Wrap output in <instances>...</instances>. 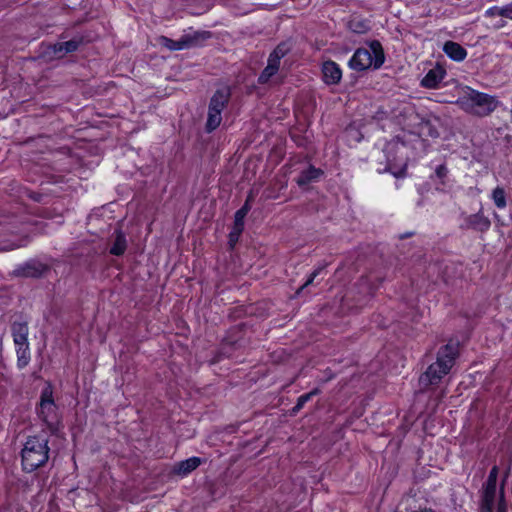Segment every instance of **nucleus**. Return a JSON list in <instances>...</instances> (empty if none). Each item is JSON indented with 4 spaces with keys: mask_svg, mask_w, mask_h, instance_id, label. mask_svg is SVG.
<instances>
[{
    "mask_svg": "<svg viewBox=\"0 0 512 512\" xmlns=\"http://www.w3.org/2000/svg\"><path fill=\"white\" fill-rule=\"evenodd\" d=\"M459 352V343L449 341L441 347L437 353L436 362L429 365L427 370L420 376L419 384L422 389L438 384L441 379L449 373L453 367Z\"/></svg>",
    "mask_w": 512,
    "mask_h": 512,
    "instance_id": "f257e3e1",
    "label": "nucleus"
},
{
    "mask_svg": "<svg viewBox=\"0 0 512 512\" xmlns=\"http://www.w3.org/2000/svg\"><path fill=\"white\" fill-rule=\"evenodd\" d=\"M456 104L466 113L485 117L498 107L499 102L494 96L465 87L458 97Z\"/></svg>",
    "mask_w": 512,
    "mask_h": 512,
    "instance_id": "f03ea898",
    "label": "nucleus"
},
{
    "mask_svg": "<svg viewBox=\"0 0 512 512\" xmlns=\"http://www.w3.org/2000/svg\"><path fill=\"white\" fill-rule=\"evenodd\" d=\"M48 438L43 435L29 436L21 451V463L25 472L31 473L45 465L49 459Z\"/></svg>",
    "mask_w": 512,
    "mask_h": 512,
    "instance_id": "7ed1b4c3",
    "label": "nucleus"
},
{
    "mask_svg": "<svg viewBox=\"0 0 512 512\" xmlns=\"http://www.w3.org/2000/svg\"><path fill=\"white\" fill-rule=\"evenodd\" d=\"M384 53L380 42L372 41L369 49L359 48L355 51L348 65L356 71H364L372 66L379 68L384 63Z\"/></svg>",
    "mask_w": 512,
    "mask_h": 512,
    "instance_id": "20e7f679",
    "label": "nucleus"
},
{
    "mask_svg": "<svg viewBox=\"0 0 512 512\" xmlns=\"http://www.w3.org/2000/svg\"><path fill=\"white\" fill-rule=\"evenodd\" d=\"M230 96V89L225 87L218 89L211 97L206 122V130L208 132L215 130L220 125L222 111L227 106Z\"/></svg>",
    "mask_w": 512,
    "mask_h": 512,
    "instance_id": "39448f33",
    "label": "nucleus"
},
{
    "mask_svg": "<svg viewBox=\"0 0 512 512\" xmlns=\"http://www.w3.org/2000/svg\"><path fill=\"white\" fill-rule=\"evenodd\" d=\"M39 416L47 425V428L51 433H55L57 431L59 418L57 415V406L54 403L51 387H46L42 390Z\"/></svg>",
    "mask_w": 512,
    "mask_h": 512,
    "instance_id": "423d86ee",
    "label": "nucleus"
},
{
    "mask_svg": "<svg viewBox=\"0 0 512 512\" xmlns=\"http://www.w3.org/2000/svg\"><path fill=\"white\" fill-rule=\"evenodd\" d=\"M80 44L81 40L78 39H71L64 42L49 44L46 46L43 54L50 60L60 59L63 58L66 54L76 51Z\"/></svg>",
    "mask_w": 512,
    "mask_h": 512,
    "instance_id": "0eeeda50",
    "label": "nucleus"
},
{
    "mask_svg": "<svg viewBox=\"0 0 512 512\" xmlns=\"http://www.w3.org/2000/svg\"><path fill=\"white\" fill-rule=\"evenodd\" d=\"M205 34H193L191 35H184L179 40H173L166 36L161 35L158 38V44L166 47L169 50H183L188 49L190 47H193L197 40L198 36H204ZM202 39H205V37H202Z\"/></svg>",
    "mask_w": 512,
    "mask_h": 512,
    "instance_id": "6e6552de",
    "label": "nucleus"
},
{
    "mask_svg": "<svg viewBox=\"0 0 512 512\" xmlns=\"http://www.w3.org/2000/svg\"><path fill=\"white\" fill-rule=\"evenodd\" d=\"M490 226V220L488 217L484 216L482 211L475 214L465 215L461 224V228L463 229H473L480 232L488 231Z\"/></svg>",
    "mask_w": 512,
    "mask_h": 512,
    "instance_id": "1a4fd4ad",
    "label": "nucleus"
},
{
    "mask_svg": "<svg viewBox=\"0 0 512 512\" xmlns=\"http://www.w3.org/2000/svg\"><path fill=\"white\" fill-rule=\"evenodd\" d=\"M250 210V206L248 204V200L243 205L242 208H240L235 213V219H234V225L232 228V231L229 234V243L233 247L235 243L238 241L243 229H244V218L247 215V213Z\"/></svg>",
    "mask_w": 512,
    "mask_h": 512,
    "instance_id": "9d476101",
    "label": "nucleus"
},
{
    "mask_svg": "<svg viewBox=\"0 0 512 512\" xmlns=\"http://www.w3.org/2000/svg\"><path fill=\"white\" fill-rule=\"evenodd\" d=\"M446 75L445 69L437 65L430 69L421 80V86L428 89H436Z\"/></svg>",
    "mask_w": 512,
    "mask_h": 512,
    "instance_id": "9b49d317",
    "label": "nucleus"
},
{
    "mask_svg": "<svg viewBox=\"0 0 512 512\" xmlns=\"http://www.w3.org/2000/svg\"><path fill=\"white\" fill-rule=\"evenodd\" d=\"M322 73L323 80L328 85L338 84L342 77L341 69L333 61H327L323 64Z\"/></svg>",
    "mask_w": 512,
    "mask_h": 512,
    "instance_id": "f8f14e48",
    "label": "nucleus"
},
{
    "mask_svg": "<svg viewBox=\"0 0 512 512\" xmlns=\"http://www.w3.org/2000/svg\"><path fill=\"white\" fill-rule=\"evenodd\" d=\"M443 51L452 60L461 62L466 56V50L458 43L453 41H447L443 45Z\"/></svg>",
    "mask_w": 512,
    "mask_h": 512,
    "instance_id": "ddd939ff",
    "label": "nucleus"
},
{
    "mask_svg": "<svg viewBox=\"0 0 512 512\" xmlns=\"http://www.w3.org/2000/svg\"><path fill=\"white\" fill-rule=\"evenodd\" d=\"M496 487L497 486L495 485L485 484L481 501V512H493L496 498Z\"/></svg>",
    "mask_w": 512,
    "mask_h": 512,
    "instance_id": "4468645a",
    "label": "nucleus"
},
{
    "mask_svg": "<svg viewBox=\"0 0 512 512\" xmlns=\"http://www.w3.org/2000/svg\"><path fill=\"white\" fill-rule=\"evenodd\" d=\"M201 463H202L201 458L191 457V458H188L184 461L177 463L174 466L173 471L177 475L186 476L189 473H191L192 471H194L196 468H198Z\"/></svg>",
    "mask_w": 512,
    "mask_h": 512,
    "instance_id": "2eb2a0df",
    "label": "nucleus"
},
{
    "mask_svg": "<svg viewBox=\"0 0 512 512\" xmlns=\"http://www.w3.org/2000/svg\"><path fill=\"white\" fill-rule=\"evenodd\" d=\"M322 174L323 171L321 169L309 166L307 169L303 170L300 173V175L296 179V182L300 187H303L312 182L317 181L322 176Z\"/></svg>",
    "mask_w": 512,
    "mask_h": 512,
    "instance_id": "dca6fc26",
    "label": "nucleus"
},
{
    "mask_svg": "<svg viewBox=\"0 0 512 512\" xmlns=\"http://www.w3.org/2000/svg\"><path fill=\"white\" fill-rule=\"evenodd\" d=\"M47 270V267L41 263L37 262H29L20 267L17 270V274L24 277H39L44 271Z\"/></svg>",
    "mask_w": 512,
    "mask_h": 512,
    "instance_id": "f3484780",
    "label": "nucleus"
},
{
    "mask_svg": "<svg viewBox=\"0 0 512 512\" xmlns=\"http://www.w3.org/2000/svg\"><path fill=\"white\" fill-rule=\"evenodd\" d=\"M12 335L15 345H23L28 343V326L23 322H14L12 324Z\"/></svg>",
    "mask_w": 512,
    "mask_h": 512,
    "instance_id": "a211bd4d",
    "label": "nucleus"
},
{
    "mask_svg": "<svg viewBox=\"0 0 512 512\" xmlns=\"http://www.w3.org/2000/svg\"><path fill=\"white\" fill-rule=\"evenodd\" d=\"M280 67V61L275 60L268 57L267 66L264 68V70L261 72V74L258 77V82L260 84H266L269 82V80L277 74Z\"/></svg>",
    "mask_w": 512,
    "mask_h": 512,
    "instance_id": "6ab92c4d",
    "label": "nucleus"
},
{
    "mask_svg": "<svg viewBox=\"0 0 512 512\" xmlns=\"http://www.w3.org/2000/svg\"><path fill=\"white\" fill-rule=\"evenodd\" d=\"M114 235H115V240H114L112 247L110 248V253L115 256H120L126 250V247H127L126 238H125V235L120 230H116L114 232Z\"/></svg>",
    "mask_w": 512,
    "mask_h": 512,
    "instance_id": "aec40b11",
    "label": "nucleus"
},
{
    "mask_svg": "<svg viewBox=\"0 0 512 512\" xmlns=\"http://www.w3.org/2000/svg\"><path fill=\"white\" fill-rule=\"evenodd\" d=\"M17 352V363L19 368H24L30 361L29 344L24 343L23 345H16Z\"/></svg>",
    "mask_w": 512,
    "mask_h": 512,
    "instance_id": "412c9836",
    "label": "nucleus"
},
{
    "mask_svg": "<svg viewBox=\"0 0 512 512\" xmlns=\"http://www.w3.org/2000/svg\"><path fill=\"white\" fill-rule=\"evenodd\" d=\"M492 199L498 208L503 209L506 207V195L502 187H496L493 190Z\"/></svg>",
    "mask_w": 512,
    "mask_h": 512,
    "instance_id": "4be33fe9",
    "label": "nucleus"
},
{
    "mask_svg": "<svg viewBox=\"0 0 512 512\" xmlns=\"http://www.w3.org/2000/svg\"><path fill=\"white\" fill-rule=\"evenodd\" d=\"M291 47L288 43H280L269 55L271 58L281 61V59L290 51Z\"/></svg>",
    "mask_w": 512,
    "mask_h": 512,
    "instance_id": "5701e85b",
    "label": "nucleus"
},
{
    "mask_svg": "<svg viewBox=\"0 0 512 512\" xmlns=\"http://www.w3.org/2000/svg\"><path fill=\"white\" fill-rule=\"evenodd\" d=\"M317 393H318V390L315 389L309 393H305V394L301 395L298 398L297 403L293 408V412H297V411L301 410L303 408V406L312 398V396L316 395Z\"/></svg>",
    "mask_w": 512,
    "mask_h": 512,
    "instance_id": "b1692460",
    "label": "nucleus"
},
{
    "mask_svg": "<svg viewBox=\"0 0 512 512\" xmlns=\"http://www.w3.org/2000/svg\"><path fill=\"white\" fill-rule=\"evenodd\" d=\"M323 270V267H318L316 268L311 274L310 276L308 277V279L305 281V283L299 287V289L296 291V294L297 295H300L302 293V291L310 286L311 284H313L315 278L320 274V272Z\"/></svg>",
    "mask_w": 512,
    "mask_h": 512,
    "instance_id": "393cba45",
    "label": "nucleus"
},
{
    "mask_svg": "<svg viewBox=\"0 0 512 512\" xmlns=\"http://www.w3.org/2000/svg\"><path fill=\"white\" fill-rule=\"evenodd\" d=\"M503 7L500 8V7H497V6H494V7H491L489 8L486 12H485V16L486 17H494V16H499L501 18H504L503 16ZM500 22L499 24L495 25V28H500L503 26V19H500Z\"/></svg>",
    "mask_w": 512,
    "mask_h": 512,
    "instance_id": "a878e982",
    "label": "nucleus"
},
{
    "mask_svg": "<svg viewBox=\"0 0 512 512\" xmlns=\"http://www.w3.org/2000/svg\"><path fill=\"white\" fill-rule=\"evenodd\" d=\"M498 468L494 466L488 476L486 484L497 486Z\"/></svg>",
    "mask_w": 512,
    "mask_h": 512,
    "instance_id": "bb28decb",
    "label": "nucleus"
},
{
    "mask_svg": "<svg viewBox=\"0 0 512 512\" xmlns=\"http://www.w3.org/2000/svg\"><path fill=\"white\" fill-rule=\"evenodd\" d=\"M496 512H507V505L504 500V491L501 488L500 500L498 502L497 511Z\"/></svg>",
    "mask_w": 512,
    "mask_h": 512,
    "instance_id": "cd10ccee",
    "label": "nucleus"
},
{
    "mask_svg": "<svg viewBox=\"0 0 512 512\" xmlns=\"http://www.w3.org/2000/svg\"><path fill=\"white\" fill-rule=\"evenodd\" d=\"M435 173H436L437 177L442 180L447 176L448 169L445 165H439L436 168Z\"/></svg>",
    "mask_w": 512,
    "mask_h": 512,
    "instance_id": "c85d7f7f",
    "label": "nucleus"
},
{
    "mask_svg": "<svg viewBox=\"0 0 512 512\" xmlns=\"http://www.w3.org/2000/svg\"><path fill=\"white\" fill-rule=\"evenodd\" d=\"M503 16L504 18L512 19V2L503 7Z\"/></svg>",
    "mask_w": 512,
    "mask_h": 512,
    "instance_id": "c756f323",
    "label": "nucleus"
},
{
    "mask_svg": "<svg viewBox=\"0 0 512 512\" xmlns=\"http://www.w3.org/2000/svg\"><path fill=\"white\" fill-rule=\"evenodd\" d=\"M209 6H210V3H208L203 10H199L197 12H194V14H200V13L204 12L206 9H208Z\"/></svg>",
    "mask_w": 512,
    "mask_h": 512,
    "instance_id": "7c9ffc66",
    "label": "nucleus"
},
{
    "mask_svg": "<svg viewBox=\"0 0 512 512\" xmlns=\"http://www.w3.org/2000/svg\"><path fill=\"white\" fill-rule=\"evenodd\" d=\"M510 116H511V121H512V109L510 110Z\"/></svg>",
    "mask_w": 512,
    "mask_h": 512,
    "instance_id": "2f4dec72",
    "label": "nucleus"
}]
</instances>
